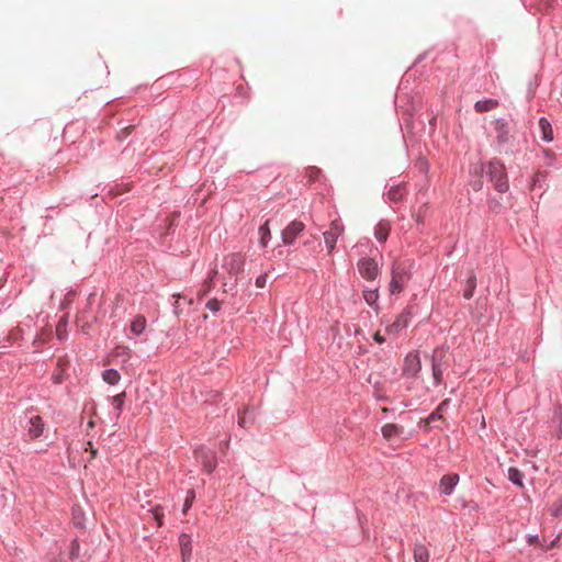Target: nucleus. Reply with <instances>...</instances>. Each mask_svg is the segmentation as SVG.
Here are the masks:
<instances>
[{
    "instance_id": "1",
    "label": "nucleus",
    "mask_w": 562,
    "mask_h": 562,
    "mask_svg": "<svg viewBox=\"0 0 562 562\" xmlns=\"http://www.w3.org/2000/svg\"><path fill=\"white\" fill-rule=\"evenodd\" d=\"M245 265V257L239 252L229 254L223 259V269L225 274L223 276V286L229 290L236 285L237 277L243 272Z\"/></svg>"
},
{
    "instance_id": "2",
    "label": "nucleus",
    "mask_w": 562,
    "mask_h": 562,
    "mask_svg": "<svg viewBox=\"0 0 562 562\" xmlns=\"http://www.w3.org/2000/svg\"><path fill=\"white\" fill-rule=\"evenodd\" d=\"M411 279V272L403 262L395 260L391 269V282L389 291L391 294L401 293Z\"/></svg>"
},
{
    "instance_id": "3",
    "label": "nucleus",
    "mask_w": 562,
    "mask_h": 562,
    "mask_svg": "<svg viewBox=\"0 0 562 562\" xmlns=\"http://www.w3.org/2000/svg\"><path fill=\"white\" fill-rule=\"evenodd\" d=\"M487 172L496 191H498L499 193H504L508 190L509 184L506 168L502 161L496 159L490 161Z\"/></svg>"
},
{
    "instance_id": "4",
    "label": "nucleus",
    "mask_w": 562,
    "mask_h": 562,
    "mask_svg": "<svg viewBox=\"0 0 562 562\" xmlns=\"http://www.w3.org/2000/svg\"><path fill=\"white\" fill-rule=\"evenodd\" d=\"M344 229L341 222L339 220H335L330 223L329 229L323 234L328 254L334 251L337 239L342 235Z\"/></svg>"
},
{
    "instance_id": "5",
    "label": "nucleus",
    "mask_w": 562,
    "mask_h": 562,
    "mask_svg": "<svg viewBox=\"0 0 562 562\" xmlns=\"http://www.w3.org/2000/svg\"><path fill=\"white\" fill-rule=\"evenodd\" d=\"M448 357L447 352L443 349H436L432 355V376L437 384H440L442 381L443 366L447 364Z\"/></svg>"
},
{
    "instance_id": "6",
    "label": "nucleus",
    "mask_w": 562,
    "mask_h": 562,
    "mask_svg": "<svg viewBox=\"0 0 562 562\" xmlns=\"http://www.w3.org/2000/svg\"><path fill=\"white\" fill-rule=\"evenodd\" d=\"M357 266L361 277L367 280L373 281L379 276L380 267L372 258H361Z\"/></svg>"
},
{
    "instance_id": "7",
    "label": "nucleus",
    "mask_w": 562,
    "mask_h": 562,
    "mask_svg": "<svg viewBox=\"0 0 562 562\" xmlns=\"http://www.w3.org/2000/svg\"><path fill=\"white\" fill-rule=\"evenodd\" d=\"M412 312L409 308L404 310L396 319L386 326V334L396 337L404 328H406L412 319Z\"/></svg>"
},
{
    "instance_id": "8",
    "label": "nucleus",
    "mask_w": 562,
    "mask_h": 562,
    "mask_svg": "<svg viewBox=\"0 0 562 562\" xmlns=\"http://www.w3.org/2000/svg\"><path fill=\"white\" fill-rule=\"evenodd\" d=\"M305 224L301 221H292L281 233L282 241L292 245L295 238L304 231Z\"/></svg>"
},
{
    "instance_id": "9",
    "label": "nucleus",
    "mask_w": 562,
    "mask_h": 562,
    "mask_svg": "<svg viewBox=\"0 0 562 562\" xmlns=\"http://www.w3.org/2000/svg\"><path fill=\"white\" fill-rule=\"evenodd\" d=\"M195 457L202 462L203 469L211 473L216 468L215 454L212 451L205 450L204 448L195 451Z\"/></svg>"
},
{
    "instance_id": "10",
    "label": "nucleus",
    "mask_w": 562,
    "mask_h": 562,
    "mask_svg": "<svg viewBox=\"0 0 562 562\" xmlns=\"http://www.w3.org/2000/svg\"><path fill=\"white\" fill-rule=\"evenodd\" d=\"M422 369L419 356L417 353H408L404 360V373L415 376Z\"/></svg>"
},
{
    "instance_id": "11",
    "label": "nucleus",
    "mask_w": 562,
    "mask_h": 562,
    "mask_svg": "<svg viewBox=\"0 0 562 562\" xmlns=\"http://www.w3.org/2000/svg\"><path fill=\"white\" fill-rule=\"evenodd\" d=\"M459 482V475L456 473L446 474L440 479L439 487L443 495H450Z\"/></svg>"
},
{
    "instance_id": "12",
    "label": "nucleus",
    "mask_w": 562,
    "mask_h": 562,
    "mask_svg": "<svg viewBox=\"0 0 562 562\" xmlns=\"http://www.w3.org/2000/svg\"><path fill=\"white\" fill-rule=\"evenodd\" d=\"M30 426L27 428V432L31 438H38L44 430V423L41 416H32L29 422Z\"/></svg>"
},
{
    "instance_id": "13",
    "label": "nucleus",
    "mask_w": 562,
    "mask_h": 562,
    "mask_svg": "<svg viewBox=\"0 0 562 562\" xmlns=\"http://www.w3.org/2000/svg\"><path fill=\"white\" fill-rule=\"evenodd\" d=\"M179 544L181 550L182 562H188L191 558L192 546L191 538L187 533H182L179 537Z\"/></svg>"
},
{
    "instance_id": "14",
    "label": "nucleus",
    "mask_w": 562,
    "mask_h": 562,
    "mask_svg": "<svg viewBox=\"0 0 562 562\" xmlns=\"http://www.w3.org/2000/svg\"><path fill=\"white\" fill-rule=\"evenodd\" d=\"M131 357V349L126 346H116L110 356L104 361V366L111 363V358H122L123 363H126Z\"/></svg>"
},
{
    "instance_id": "15",
    "label": "nucleus",
    "mask_w": 562,
    "mask_h": 562,
    "mask_svg": "<svg viewBox=\"0 0 562 562\" xmlns=\"http://www.w3.org/2000/svg\"><path fill=\"white\" fill-rule=\"evenodd\" d=\"M390 232H391L390 222L382 220L376 224V226L374 228V236L379 241L384 243L387 239Z\"/></svg>"
},
{
    "instance_id": "16",
    "label": "nucleus",
    "mask_w": 562,
    "mask_h": 562,
    "mask_svg": "<svg viewBox=\"0 0 562 562\" xmlns=\"http://www.w3.org/2000/svg\"><path fill=\"white\" fill-rule=\"evenodd\" d=\"M538 125L541 132V138L548 143L552 142L554 137L551 123L546 117H541L538 122Z\"/></svg>"
},
{
    "instance_id": "17",
    "label": "nucleus",
    "mask_w": 562,
    "mask_h": 562,
    "mask_svg": "<svg viewBox=\"0 0 562 562\" xmlns=\"http://www.w3.org/2000/svg\"><path fill=\"white\" fill-rule=\"evenodd\" d=\"M429 551L423 543L414 546V560L415 562H429Z\"/></svg>"
},
{
    "instance_id": "18",
    "label": "nucleus",
    "mask_w": 562,
    "mask_h": 562,
    "mask_svg": "<svg viewBox=\"0 0 562 562\" xmlns=\"http://www.w3.org/2000/svg\"><path fill=\"white\" fill-rule=\"evenodd\" d=\"M497 106H498V101L496 99L481 100L474 104V109L476 110V112H480V113L494 110Z\"/></svg>"
},
{
    "instance_id": "19",
    "label": "nucleus",
    "mask_w": 562,
    "mask_h": 562,
    "mask_svg": "<svg viewBox=\"0 0 562 562\" xmlns=\"http://www.w3.org/2000/svg\"><path fill=\"white\" fill-rule=\"evenodd\" d=\"M101 376L102 380L110 385H116L121 380V374L115 369L104 370Z\"/></svg>"
},
{
    "instance_id": "20",
    "label": "nucleus",
    "mask_w": 562,
    "mask_h": 562,
    "mask_svg": "<svg viewBox=\"0 0 562 562\" xmlns=\"http://www.w3.org/2000/svg\"><path fill=\"white\" fill-rule=\"evenodd\" d=\"M381 431L385 439H391L394 436H400L403 431V428L395 424H385Z\"/></svg>"
},
{
    "instance_id": "21",
    "label": "nucleus",
    "mask_w": 562,
    "mask_h": 562,
    "mask_svg": "<svg viewBox=\"0 0 562 562\" xmlns=\"http://www.w3.org/2000/svg\"><path fill=\"white\" fill-rule=\"evenodd\" d=\"M259 234H260V245L262 247H267L270 238V226H269V220H267L260 227H259Z\"/></svg>"
},
{
    "instance_id": "22",
    "label": "nucleus",
    "mask_w": 562,
    "mask_h": 562,
    "mask_svg": "<svg viewBox=\"0 0 562 562\" xmlns=\"http://www.w3.org/2000/svg\"><path fill=\"white\" fill-rule=\"evenodd\" d=\"M146 328V318L144 316H137L131 323V331L135 335H140Z\"/></svg>"
},
{
    "instance_id": "23",
    "label": "nucleus",
    "mask_w": 562,
    "mask_h": 562,
    "mask_svg": "<svg viewBox=\"0 0 562 562\" xmlns=\"http://www.w3.org/2000/svg\"><path fill=\"white\" fill-rule=\"evenodd\" d=\"M522 477L524 474L517 468L508 469V479L516 485L522 487Z\"/></svg>"
},
{
    "instance_id": "24",
    "label": "nucleus",
    "mask_w": 562,
    "mask_h": 562,
    "mask_svg": "<svg viewBox=\"0 0 562 562\" xmlns=\"http://www.w3.org/2000/svg\"><path fill=\"white\" fill-rule=\"evenodd\" d=\"M56 335L59 340H64L67 336V317L63 316L56 326Z\"/></svg>"
},
{
    "instance_id": "25",
    "label": "nucleus",
    "mask_w": 562,
    "mask_h": 562,
    "mask_svg": "<svg viewBox=\"0 0 562 562\" xmlns=\"http://www.w3.org/2000/svg\"><path fill=\"white\" fill-rule=\"evenodd\" d=\"M362 295H363V299L364 301L373 306L375 305L378 299H379V289H373V290H364L362 292Z\"/></svg>"
},
{
    "instance_id": "26",
    "label": "nucleus",
    "mask_w": 562,
    "mask_h": 562,
    "mask_svg": "<svg viewBox=\"0 0 562 562\" xmlns=\"http://www.w3.org/2000/svg\"><path fill=\"white\" fill-rule=\"evenodd\" d=\"M475 286H476V278L474 274H472L467 282L465 290L463 291V297L465 300H470L473 296Z\"/></svg>"
},
{
    "instance_id": "27",
    "label": "nucleus",
    "mask_w": 562,
    "mask_h": 562,
    "mask_svg": "<svg viewBox=\"0 0 562 562\" xmlns=\"http://www.w3.org/2000/svg\"><path fill=\"white\" fill-rule=\"evenodd\" d=\"M404 194V188L401 187L391 188L387 193L389 199L393 202H400L403 199Z\"/></svg>"
},
{
    "instance_id": "28",
    "label": "nucleus",
    "mask_w": 562,
    "mask_h": 562,
    "mask_svg": "<svg viewBox=\"0 0 562 562\" xmlns=\"http://www.w3.org/2000/svg\"><path fill=\"white\" fill-rule=\"evenodd\" d=\"M149 513L153 515V518L157 521V526H162V519H164V512L160 506H156L153 509L149 510Z\"/></svg>"
},
{
    "instance_id": "29",
    "label": "nucleus",
    "mask_w": 562,
    "mask_h": 562,
    "mask_svg": "<svg viewBox=\"0 0 562 562\" xmlns=\"http://www.w3.org/2000/svg\"><path fill=\"white\" fill-rule=\"evenodd\" d=\"M248 408L247 407H243L241 409L238 411V425L241 427V428H247L248 427V420L246 418V413H247Z\"/></svg>"
},
{
    "instance_id": "30",
    "label": "nucleus",
    "mask_w": 562,
    "mask_h": 562,
    "mask_svg": "<svg viewBox=\"0 0 562 562\" xmlns=\"http://www.w3.org/2000/svg\"><path fill=\"white\" fill-rule=\"evenodd\" d=\"M76 324L83 333H88L89 323L83 318V313L77 316Z\"/></svg>"
},
{
    "instance_id": "31",
    "label": "nucleus",
    "mask_w": 562,
    "mask_h": 562,
    "mask_svg": "<svg viewBox=\"0 0 562 562\" xmlns=\"http://www.w3.org/2000/svg\"><path fill=\"white\" fill-rule=\"evenodd\" d=\"M552 516L559 517L562 515V497L559 498L550 508Z\"/></svg>"
},
{
    "instance_id": "32",
    "label": "nucleus",
    "mask_w": 562,
    "mask_h": 562,
    "mask_svg": "<svg viewBox=\"0 0 562 562\" xmlns=\"http://www.w3.org/2000/svg\"><path fill=\"white\" fill-rule=\"evenodd\" d=\"M126 397V392H122L113 397V403L116 405V409L121 411Z\"/></svg>"
},
{
    "instance_id": "33",
    "label": "nucleus",
    "mask_w": 562,
    "mask_h": 562,
    "mask_svg": "<svg viewBox=\"0 0 562 562\" xmlns=\"http://www.w3.org/2000/svg\"><path fill=\"white\" fill-rule=\"evenodd\" d=\"M79 550H80V546H79L78 540L77 539L72 540L71 546H70V552H69L70 558L77 559L79 557Z\"/></svg>"
},
{
    "instance_id": "34",
    "label": "nucleus",
    "mask_w": 562,
    "mask_h": 562,
    "mask_svg": "<svg viewBox=\"0 0 562 562\" xmlns=\"http://www.w3.org/2000/svg\"><path fill=\"white\" fill-rule=\"evenodd\" d=\"M195 497V494L193 491H189L188 494H187V497H186V502H184V505H183V514H186L189 508L191 507L192 505V502Z\"/></svg>"
},
{
    "instance_id": "35",
    "label": "nucleus",
    "mask_w": 562,
    "mask_h": 562,
    "mask_svg": "<svg viewBox=\"0 0 562 562\" xmlns=\"http://www.w3.org/2000/svg\"><path fill=\"white\" fill-rule=\"evenodd\" d=\"M206 307L212 312H217L221 308V302L216 299H212L206 303Z\"/></svg>"
},
{
    "instance_id": "36",
    "label": "nucleus",
    "mask_w": 562,
    "mask_h": 562,
    "mask_svg": "<svg viewBox=\"0 0 562 562\" xmlns=\"http://www.w3.org/2000/svg\"><path fill=\"white\" fill-rule=\"evenodd\" d=\"M216 274H217V271H216L215 269H214V270H212V271L210 272V274H209V279H207V280L205 281V283H204V284H205V286H206V289H205V291H204V292H207V291L211 289V286H212V281H213V279L215 278V276H216Z\"/></svg>"
},
{
    "instance_id": "37",
    "label": "nucleus",
    "mask_w": 562,
    "mask_h": 562,
    "mask_svg": "<svg viewBox=\"0 0 562 562\" xmlns=\"http://www.w3.org/2000/svg\"><path fill=\"white\" fill-rule=\"evenodd\" d=\"M442 418V413L438 412V409H436L434 413H431L427 419V424H430V423H435L436 420L438 419H441Z\"/></svg>"
},
{
    "instance_id": "38",
    "label": "nucleus",
    "mask_w": 562,
    "mask_h": 562,
    "mask_svg": "<svg viewBox=\"0 0 562 562\" xmlns=\"http://www.w3.org/2000/svg\"><path fill=\"white\" fill-rule=\"evenodd\" d=\"M266 282H267V274H260L256 279V286L263 288L266 285Z\"/></svg>"
},
{
    "instance_id": "39",
    "label": "nucleus",
    "mask_w": 562,
    "mask_h": 562,
    "mask_svg": "<svg viewBox=\"0 0 562 562\" xmlns=\"http://www.w3.org/2000/svg\"><path fill=\"white\" fill-rule=\"evenodd\" d=\"M86 451H89L91 453L92 459L97 457V449L93 447L91 441L87 443Z\"/></svg>"
},
{
    "instance_id": "40",
    "label": "nucleus",
    "mask_w": 562,
    "mask_h": 562,
    "mask_svg": "<svg viewBox=\"0 0 562 562\" xmlns=\"http://www.w3.org/2000/svg\"><path fill=\"white\" fill-rule=\"evenodd\" d=\"M319 173V170L315 167H312L308 169V177L311 180H314L316 178V176Z\"/></svg>"
},
{
    "instance_id": "41",
    "label": "nucleus",
    "mask_w": 562,
    "mask_h": 562,
    "mask_svg": "<svg viewBox=\"0 0 562 562\" xmlns=\"http://www.w3.org/2000/svg\"><path fill=\"white\" fill-rule=\"evenodd\" d=\"M373 339H374V341H376L378 344H383V342L385 341L384 336H382L380 331H375V333H374V335H373Z\"/></svg>"
},
{
    "instance_id": "42",
    "label": "nucleus",
    "mask_w": 562,
    "mask_h": 562,
    "mask_svg": "<svg viewBox=\"0 0 562 562\" xmlns=\"http://www.w3.org/2000/svg\"><path fill=\"white\" fill-rule=\"evenodd\" d=\"M449 404H450V400H445L443 402H441L437 408L438 412L443 413L446 411V408L449 406Z\"/></svg>"
},
{
    "instance_id": "43",
    "label": "nucleus",
    "mask_w": 562,
    "mask_h": 562,
    "mask_svg": "<svg viewBox=\"0 0 562 562\" xmlns=\"http://www.w3.org/2000/svg\"><path fill=\"white\" fill-rule=\"evenodd\" d=\"M558 437L562 438V407H560V424L558 427Z\"/></svg>"
},
{
    "instance_id": "44",
    "label": "nucleus",
    "mask_w": 562,
    "mask_h": 562,
    "mask_svg": "<svg viewBox=\"0 0 562 562\" xmlns=\"http://www.w3.org/2000/svg\"><path fill=\"white\" fill-rule=\"evenodd\" d=\"M54 382H55V383H61V382H63V378H61V375H56V376H54Z\"/></svg>"
},
{
    "instance_id": "45",
    "label": "nucleus",
    "mask_w": 562,
    "mask_h": 562,
    "mask_svg": "<svg viewBox=\"0 0 562 562\" xmlns=\"http://www.w3.org/2000/svg\"><path fill=\"white\" fill-rule=\"evenodd\" d=\"M528 541H529V543H531V544H532V543H536V542L538 541V537H537V536H535V537H530Z\"/></svg>"
},
{
    "instance_id": "46",
    "label": "nucleus",
    "mask_w": 562,
    "mask_h": 562,
    "mask_svg": "<svg viewBox=\"0 0 562 562\" xmlns=\"http://www.w3.org/2000/svg\"><path fill=\"white\" fill-rule=\"evenodd\" d=\"M88 426H89L90 428H92V427L94 426V423H93L92 420H90V422L88 423Z\"/></svg>"
}]
</instances>
